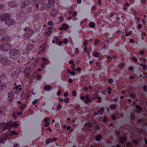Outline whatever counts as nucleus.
I'll list each match as a JSON object with an SVG mask.
<instances>
[{"instance_id":"a18cd8bd","label":"nucleus","mask_w":147,"mask_h":147,"mask_svg":"<svg viewBox=\"0 0 147 147\" xmlns=\"http://www.w3.org/2000/svg\"><path fill=\"white\" fill-rule=\"evenodd\" d=\"M135 118V116L134 115V114H131V119L132 120H134V119Z\"/></svg>"},{"instance_id":"6ab92c4d","label":"nucleus","mask_w":147,"mask_h":147,"mask_svg":"<svg viewBox=\"0 0 147 147\" xmlns=\"http://www.w3.org/2000/svg\"><path fill=\"white\" fill-rule=\"evenodd\" d=\"M51 141V140L50 138L48 139L45 141V144H48Z\"/></svg>"},{"instance_id":"a19ab883","label":"nucleus","mask_w":147,"mask_h":147,"mask_svg":"<svg viewBox=\"0 0 147 147\" xmlns=\"http://www.w3.org/2000/svg\"><path fill=\"white\" fill-rule=\"evenodd\" d=\"M139 53L140 55H143L144 54V52L143 50H141L139 51Z\"/></svg>"},{"instance_id":"473e14b6","label":"nucleus","mask_w":147,"mask_h":147,"mask_svg":"<svg viewBox=\"0 0 147 147\" xmlns=\"http://www.w3.org/2000/svg\"><path fill=\"white\" fill-rule=\"evenodd\" d=\"M146 2V0H141V2L142 4V5H144L145 4Z\"/></svg>"},{"instance_id":"39448f33","label":"nucleus","mask_w":147,"mask_h":147,"mask_svg":"<svg viewBox=\"0 0 147 147\" xmlns=\"http://www.w3.org/2000/svg\"><path fill=\"white\" fill-rule=\"evenodd\" d=\"M9 96L8 98V100L10 102H11L13 100V93L12 92H10L9 93H8Z\"/></svg>"},{"instance_id":"9d476101","label":"nucleus","mask_w":147,"mask_h":147,"mask_svg":"<svg viewBox=\"0 0 147 147\" xmlns=\"http://www.w3.org/2000/svg\"><path fill=\"white\" fill-rule=\"evenodd\" d=\"M52 88L51 86L50 85L45 86L44 87V89L46 91L50 90Z\"/></svg>"},{"instance_id":"680f3d73","label":"nucleus","mask_w":147,"mask_h":147,"mask_svg":"<svg viewBox=\"0 0 147 147\" xmlns=\"http://www.w3.org/2000/svg\"><path fill=\"white\" fill-rule=\"evenodd\" d=\"M14 4V3L13 2H11V3H9V5L10 6H11V7H13V4Z\"/></svg>"},{"instance_id":"69168bd1","label":"nucleus","mask_w":147,"mask_h":147,"mask_svg":"<svg viewBox=\"0 0 147 147\" xmlns=\"http://www.w3.org/2000/svg\"><path fill=\"white\" fill-rule=\"evenodd\" d=\"M77 70L78 71H81V69L80 67H78L77 69Z\"/></svg>"},{"instance_id":"58836bf2","label":"nucleus","mask_w":147,"mask_h":147,"mask_svg":"<svg viewBox=\"0 0 147 147\" xmlns=\"http://www.w3.org/2000/svg\"><path fill=\"white\" fill-rule=\"evenodd\" d=\"M131 31H130L129 32H126V33L125 34V35L126 36H128L131 33Z\"/></svg>"},{"instance_id":"b1692460","label":"nucleus","mask_w":147,"mask_h":147,"mask_svg":"<svg viewBox=\"0 0 147 147\" xmlns=\"http://www.w3.org/2000/svg\"><path fill=\"white\" fill-rule=\"evenodd\" d=\"M11 135H15V134L18 135V134L16 132H15L14 130H12L11 131Z\"/></svg>"},{"instance_id":"603ef678","label":"nucleus","mask_w":147,"mask_h":147,"mask_svg":"<svg viewBox=\"0 0 147 147\" xmlns=\"http://www.w3.org/2000/svg\"><path fill=\"white\" fill-rule=\"evenodd\" d=\"M132 59L135 62L137 60V58L135 57H132Z\"/></svg>"},{"instance_id":"2f4dec72","label":"nucleus","mask_w":147,"mask_h":147,"mask_svg":"<svg viewBox=\"0 0 147 147\" xmlns=\"http://www.w3.org/2000/svg\"><path fill=\"white\" fill-rule=\"evenodd\" d=\"M69 63H71V64H72L73 66L75 67L74 64V62L73 61V60H70L69 62Z\"/></svg>"},{"instance_id":"72a5a7b5","label":"nucleus","mask_w":147,"mask_h":147,"mask_svg":"<svg viewBox=\"0 0 147 147\" xmlns=\"http://www.w3.org/2000/svg\"><path fill=\"white\" fill-rule=\"evenodd\" d=\"M77 14V12L76 11H74L73 13V17H76Z\"/></svg>"},{"instance_id":"ea45409f","label":"nucleus","mask_w":147,"mask_h":147,"mask_svg":"<svg viewBox=\"0 0 147 147\" xmlns=\"http://www.w3.org/2000/svg\"><path fill=\"white\" fill-rule=\"evenodd\" d=\"M99 42V40H98V39H96L95 40V41H94V44L96 45H97L98 44V43Z\"/></svg>"},{"instance_id":"864d4df0","label":"nucleus","mask_w":147,"mask_h":147,"mask_svg":"<svg viewBox=\"0 0 147 147\" xmlns=\"http://www.w3.org/2000/svg\"><path fill=\"white\" fill-rule=\"evenodd\" d=\"M130 96L133 98H134L135 97V95L132 93H131L130 94Z\"/></svg>"},{"instance_id":"20e7f679","label":"nucleus","mask_w":147,"mask_h":147,"mask_svg":"<svg viewBox=\"0 0 147 147\" xmlns=\"http://www.w3.org/2000/svg\"><path fill=\"white\" fill-rule=\"evenodd\" d=\"M30 69V68L29 67H27L24 70V73L25 76L27 78H28L29 76H30V74L28 72V71Z\"/></svg>"},{"instance_id":"c756f323","label":"nucleus","mask_w":147,"mask_h":147,"mask_svg":"<svg viewBox=\"0 0 147 147\" xmlns=\"http://www.w3.org/2000/svg\"><path fill=\"white\" fill-rule=\"evenodd\" d=\"M68 42V40L66 38H65L63 41V43L65 44H66Z\"/></svg>"},{"instance_id":"cd10ccee","label":"nucleus","mask_w":147,"mask_h":147,"mask_svg":"<svg viewBox=\"0 0 147 147\" xmlns=\"http://www.w3.org/2000/svg\"><path fill=\"white\" fill-rule=\"evenodd\" d=\"M61 108V104L60 103H59L58 104V106L57 107V111L59 110Z\"/></svg>"},{"instance_id":"338daca9","label":"nucleus","mask_w":147,"mask_h":147,"mask_svg":"<svg viewBox=\"0 0 147 147\" xmlns=\"http://www.w3.org/2000/svg\"><path fill=\"white\" fill-rule=\"evenodd\" d=\"M48 25H52L53 24V23L51 22H48Z\"/></svg>"},{"instance_id":"5701e85b","label":"nucleus","mask_w":147,"mask_h":147,"mask_svg":"<svg viewBox=\"0 0 147 147\" xmlns=\"http://www.w3.org/2000/svg\"><path fill=\"white\" fill-rule=\"evenodd\" d=\"M88 44V42L87 40H86L84 42L83 45L84 47H87V45Z\"/></svg>"},{"instance_id":"f257e3e1","label":"nucleus","mask_w":147,"mask_h":147,"mask_svg":"<svg viewBox=\"0 0 147 147\" xmlns=\"http://www.w3.org/2000/svg\"><path fill=\"white\" fill-rule=\"evenodd\" d=\"M9 124V122L7 123H1L0 124L2 126V129L3 130H5L7 129H9V130L10 129V127L8 126Z\"/></svg>"},{"instance_id":"4c0bfd02","label":"nucleus","mask_w":147,"mask_h":147,"mask_svg":"<svg viewBox=\"0 0 147 147\" xmlns=\"http://www.w3.org/2000/svg\"><path fill=\"white\" fill-rule=\"evenodd\" d=\"M38 100L37 99H35L32 102L33 105H35L36 103L38 102Z\"/></svg>"},{"instance_id":"a878e982","label":"nucleus","mask_w":147,"mask_h":147,"mask_svg":"<svg viewBox=\"0 0 147 147\" xmlns=\"http://www.w3.org/2000/svg\"><path fill=\"white\" fill-rule=\"evenodd\" d=\"M26 107V105L25 104L22 105L20 107L21 110H24Z\"/></svg>"},{"instance_id":"052dcab7","label":"nucleus","mask_w":147,"mask_h":147,"mask_svg":"<svg viewBox=\"0 0 147 147\" xmlns=\"http://www.w3.org/2000/svg\"><path fill=\"white\" fill-rule=\"evenodd\" d=\"M58 98L59 99V101L60 102H62L63 101V99L62 98H61L60 97H59Z\"/></svg>"},{"instance_id":"e2e57ef3","label":"nucleus","mask_w":147,"mask_h":147,"mask_svg":"<svg viewBox=\"0 0 147 147\" xmlns=\"http://www.w3.org/2000/svg\"><path fill=\"white\" fill-rule=\"evenodd\" d=\"M96 65L97 67H99L100 66V63L99 62H97L96 63Z\"/></svg>"},{"instance_id":"aec40b11","label":"nucleus","mask_w":147,"mask_h":147,"mask_svg":"<svg viewBox=\"0 0 147 147\" xmlns=\"http://www.w3.org/2000/svg\"><path fill=\"white\" fill-rule=\"evenodd\" d=\"M87 49V47H84V51L85 52H87V53L88 54L89 56L90 57V52L88 51H87L86 50Z\"/></svg>"},{"instance_id":"7ed1b4c3","label":"nucleus","mask_w":147,"mask_h":147,"mask_svg":"<svg viewBox=\"0 0 147 147\" xmlns=\"http://www.w3.org/2000/svg\"><path fill=\"white\" fill-rule=\"evenodd\" d=\"M19 124L17 123V122H15L13 123H12V121H10L9 122V124L8 125V126L11 127L12 126H13L15 127H17Z\"/></svg>"},{"instance_id":"49530a36","label":"nucleus","mask_w":147,"mask_h":147,"mask_svg":"<svg viewBox=\"0 0 147 147\" xmlns=\"http://www.w3.org/2000/svg\"><path fill=\"white\" fill-rule=\"evenodd\" d=\"M97 98L98 99V102L99 103L101 102V97L98 96V97Z\"/></svg>"},{"instance_id":"4d7b16f0","label":"nucleus","mask_w":147,"mask_h":147,"mask_svg":"<svg viewBox=\"0 0 147 147\" xmlns=\"http://www.w3.org/2000/svg\"><path fill=\"white\" fill-rule=\"evenodd\" d=\"M42 78V76H38L37 78L39 80H40Z\"/></svg>"},{"instance_id":"c03bdc74","label":"nucleus","mask_w":147,"mask_h":147,"mask_svg":"<svg viewBox=\"0 0 147 147\" xmlns=\"http://www.w3.org/2000/svg\"><path fill=\"white\" fill-rule=\"evenodd\" d=\"M38 61H39V59H36V61H35V63H34V65L35 66H36V65L37 64Z\"/></svg>"},{"instance_id":"0eeeda50","label":"nucleus","mask_w":147,"mask_h":147,"mask_svg":"<svg viewBox=\"0 0 147 147\" xmlns=\"http://www.w3.org/2000/svg\"><path fill=\"white\" fill-rule=\"evenodd\" d=\"M14 21L13 20H9L6 22V24L8 26H10L13 24Z\"/></svg>"},{"instance_id":"4be33fe9","label":"nucleus","mask_w":147,"mask_h":147,"mask_svg":"<svg viewBox=\"0 0 147 147\" xmlns=\"http://www.w3.org/2000/svg\"><path fill=\"white\" fill-rule=\"evenodd\" d=\"M48 3L49 4H51L52 5H53L54 4V0H49Z\"/></svg>"},{"instance_id":"2eb2a0df","label":"nucleus","mask_w":147,"mask_h":147,"mask_svg":"<svg viewBox=\"0 0 147 147\" xmlns=\"http://www.w3.org/2000/svg\"><path fill=\"white\" fill-rule=\"evenodd\" d=\"M92 123L91 122L86 123L85 124V126L88 127H90L92 126Z\"/></svg>"},{"instance_id":"ddd939ff","label":"nucleus","mask_w":147,"mask_h":147,"mask_svg":"<svg viewBox=\"0 0 147 147\" xmlns=\"http://www.w3.org/2000/svg\"><path fill=\"white\" fill-rule=\"evenodd\" d=\"M94 55L96 57H99L100 55V53L97 52H93Z\"/></svg>"},{"instance_id":"0e129e2a","label":"nucleus","mask_w":147,"mask_h":147,"mask_svg":"<svg viewBox=\"0 0 147 147\" xmlns=\"http://www.w3.org/2000/svg\"><path fill=\"white\" fill-rule=\"evenodd\" d=\"M142 27V26L141 24H139L138 26V28L139 29L141 28Z\"/></svg>"},{"instance_id":"c85d7f7f","label":"nucleus","mask_w":147,"mask_h":147,"mask_svg":"<svg viewBox=\"0 0 147 147\" xmlns=\"http://www.w3.org/2000/svg\"><path fill=\"white\" fill-rule=\"evenodd\" d=\"M136 108L138 109L140 111L141 110V108L140 106L139 105H137L136 106Z\"/></svg>"},{"instance_id":"6e6552de","label":"nucleus","mask_w":147,"mask_h":147,"mask_svg":"<svg viewBox=\"0 0 147 147\" xmlns=\"http://www.w3.org/2000/svg\"><path fill=\"white\" fill-rule=\"evenodd\" d=\"M92 99L88 97V94H87L86 96V99L85 101V102L86 104H87Z\"/></svg>"},{"instance_id":"13d9d810","label":"nucleus","mask_w":147,"mask_h":147,"mask_svg":"<svg viewBox=\"0 0 147 147\" xmlns=\"http://www.w3.org/2000/svg\"><path fill=\"white\" fill-rule=\"evenodd\" d=\"M69 73H70L71 74V75L73 76H74L75 75V73L73 71H70Z\"/></svg>"},{"instance_id":"de8ad7c7","label":"nucleus","mask_w":147,"mask_h":147,"mask_svg":"<svg viewBox=\"0 0 147 147\" xmlns=\"http://www.w3.org/2000/svg\"><path fill=\"white\" fill-rule=\"evenodd\" d=\"M116 117V116L115 115H113L111 117L112 119L113 120H114L115 119Z\"/></svg>"},{"instance_id":"3c124183","label":"nucleus","mask_w":147,"mask_h":147,"mask_svg":"<svg viewBox=\"0 0 147 147\" xmlns=\"http://www.w3.org/2000/svg\"><path fill=\"white\" fill-rule=\"evenodd\" d=\"M80 99L81 100H84L85 99V97L84 96H83V95H82V96H80Z\"/></svg>"},{"instance_id":"c9c22d12","label":"nucleus","mask_w":147,"mask_h":147,"mask_svg":"<svg viewBox=\"0 0 147 147\" xmlns=\"http://www.w3.org/2000/svg\"><path fill=\"white\" fill-rule=\"evenodd\" d=\"M124 65L123 63H121L119 64V67L120 68H122Z\"/></svg>"},{"instance_id":"f8f14e48","label":"nucleus","mask_w":147,"mask_h":147,"mask_svg":"<svg viewBox=\"0 0 147 147\" xmlns=\"http://www.w3.org/2000/svg\"><path fill=\"white\" fill-rule=\"evenodd\" d=\"M119 141L121 143H123L125 142L126 140V138L125 137H124V138H122L121 137L119 139Z\"/></svg>"},{"instance_id":"423d86ee","label":"nucleus","mask_w":147,"mask_h":147,"mask_svg":"<svg viewBox=\"0 0 147 147\" xmlns=\"http://www.w3.org/2000/svg\"><path fill=\"white\" fill-rule=\"evenodd\" d=\"M1 47L4 48L3 50L5 51L8 50L10 48V47L9 46L5 45L4 44L2 45H1Z\"/></svg>"},{"instance_id":"1a4fd4ad","label":"nucleus","mask_w":147,"mask_h":147,"mask_svg":"<svg viewBox=\"0 0 147 147\" xmlns=\"http://www.w3.org/2000/svg\"><path fill=\"white\" fill-rule=\"evenodd\" d=\"M6 87L5 84L3 82H0V90H2Z\"/></svg>"},{"instance_id":"e433bc0d","label":"nucleus","mask_w":147,"mask_h":147,"mask_svg":"<svg viewBox=\"0 0 147 147\" xmlns=\"http://www.w3.org/2000/svg\"><path fill=\"white\" fill-rule=\"evenodd\" d=\"M108 81L109 83H112L113 82V79L110 78L108 79Z\"/></svg>"},{"instance_id":"bf43d9fd","label":"nucleus","mask_w":147,"mask_h":147,"mask_svg":"<svg viewBox=\"0 0 147 147\" xmlns=\"http://www.w3.org/2000/svg\"><path fill=\"white\" fill-rule=\"evenodd\" d=\"M29 113L30 114H32L33 113V110H30L29 111Z\"/></svg>"},{"instance_id":"774afa93","label":"nucleus","mask_w":147,"mask_h":147,"mask_svg":"<svg viewBox=\"0 0 147 147\" xmlns=\"http://www.w3.org/2000/svg\"><path fill=\"white\" fill-rule=\"evenodd\" d=\"M68 81L69 82H71L73 81V80L71 78H70L68 79Z\"/></svg>"},{"instance_id":"393cba45","label":"nucleus","mask_w":147,"mask_h":147,"mask_svg":"<svg viewBox=\"0 0 147 147\" xmlns=\"http://www.w3.org/2000/svg\"><path fill=\"white\" fill-rule=\"evenodd\" d=\"M64 101L65 103H68L69 102V98H66L64 99Z\"/></svg>"},{"instance_id":"4468645a","label":"nucleus","mask_w":147,"mask_h":147,"mask_svg":"<svg viewBox=\"0 0 147 147\" xmlns=\"http://www.w3.org/2000/svg\"><path fill=\"white\" fill-rule=\"evenodd\" d=\"M102 136L100 135H98L95 138L96 140L97 141H99L101 140Z\"/></svg>"},{"instance_id":"f704fd0d","label":"nucleus","mask_w":147,"mask_h":147,"mask_svg":"<svg viewBox=\"0 0 147 147\" xmlns=\"http://www.w3.org/2000/svg\"><path fill=\"white\" fill-rule=\"evenodd\" d=\"M72 94L73 96H75L76 95L77 93L76 91L75 90H73L72 92Z\"/></svg>"},{"instance_id":"6e6d98bb","label":"nucleus","mask_w":147,"mask_h":147,"mask_svg":"<svg viewBox=\"0 0 147 147\" xmlns=\"http://www.w3.org/2000/svg\"><path fill=\"white\" fill-rule=\"evenodd\" d=\"M61 91L60 90L58 91V92L57 93V95L59 96L61 94Z\"/></svg>"},{"instance_id":"79ce46f5","label":"nucleus","mask_w":147,"mask_h":147,"mask_svg":"<svg viewBox=\"0 0 147 147\" xmlns=\"http://www.w3.org/2000/svg\"><path fill=\"white\" fill-rule=\"evenodd\" d=\"M107 121V117H104L103 119V122H105Z\"/></svg>"},{"instance_id":"f03ea898","label":"nucleus","mask_w":147,"mask_h":147,"mask_svg":"<svg viewBox=\"0 0 147 147\" xmlns=\"http://www.w3.org/2000/svg\"><path fill=\"white\" fill-rule=\"evenodd\" d=\"M10 17L9 15L8 14H4L1 17V19L2 21H5L7 22L9 20Z\"/></svg>"},{"instance_id":"9b49d317","label":"nucleus","mask_w":147,"mask_h":147,"mask_svg":"<svg viewBox=\"0 0 147 147\" xmlns=\"http://www.w3.org/2000/svg\"><path fill=\"white\" fill-rule=\"evenodd\" d=\"M104 110V107L102 108L101 109H99L98 111V114H99L100 115H101Z\"/></svg>"},{"instance_id":"5fc2aeb1","label":"nucleus","mask_w":147,"mask_h":147,"mask_svg":"<svg viewBox=\"0 0 147 147\" xmlns=\"http://www.w3.org/2000/svg\"><path fill=\"white\" fill-rule=\"evenodd\" d=\"M129 42L131 43H134V40L133 39H129Z\"/></svg>"},{"instance_id":"7c9ffc66","label":"nucleus","mask_w":147,"mask_h":147,"mask_svg":"<svg viewBox=\"0 0 147 147\" xmlns=\"http://www.w3.org/2000/svg\"><path fill=\"white\" fill-rule=\"evenodd\" d=\"M107 89L109 90L108 91V93L109 94H110L111 93V90L112 89L109 87L107 88Z\"/></svg>"},{"instance_id":"f3484780","label":"nucleus","mask_w":147,"mask_h":147,"mask_svg":"<svg viewBox=\"0 0 147 147\" xmlns=\"http://www.w3.org/2000/svg\"><path fill=\"white\" fill-rule=\"evenodd\" d=\"M62 27L63 29L65 30H67L69 28L68 25L67 24H64L62 26Z\"/></svg>"},{"instance_id":"a211bd4d","label":"nucleus","mask_w":147,"mask_h":147,"mask_svg":"<svg viewBox=\"0 0 147 147\" xmlns=\"http://www.w3.org/2000/svg\"><path fill=\"white\" fill-rule=\"evenodd\" d=\"M90 27L91 28H93L95 26L93 22H90L89 24Z\"/></svg>"},{"instance_id":"412c9836","label":"nucleus","mask_w":147,"mask_h":147,"mask_svg":"<svg viewBox=\"0 0 147 147\" xmlns=\"http://www.w3.org/2000/svg\"><path fill=\"white\" fill-rule=\"evenodd\" d=\"M49 117H47L44 119V121L45 123L47 122H49Z\"/></svg>"},{"instance_id":"37998d69","label":"nucleus","mask_w":147,"mask_h":147,"mask_svg":"<svg viewBox=\"0 0 147 147\" xmlns=\"http://www.w3.org/2000/svg\"><path fill=\"white\" fill-rule=\"evenodd\" d=\"M147 68V65L146 64L143 65L142 66V69H143L145 70Z\"/></svg>"},{"instance_id":"dca6fc26","label":"nucleus","mask_w":147,"mask_h":147,"mask_svg":"<svg viewBox=\"0 0 147 147\" xmlns=\"http://www.w3.org/2000/svg\"><path fill=\"white\" fill-rule=\"evenodd\" d=\"M98 96V95L97 93H95L93 96L92 100H94L96 98H97Z\"/></svg>"},{"instance_id":"bb28decb","label":"nucleus","mask_w":147,"mask_h":147,"mask_svg":"<svg viewBox=\"0 0 147 147\" xmlns=\"http://www.w3.org/2000/svg\"><path fill=\"white\" fill-rule=\"evenodd\" d=\"M111 108L113 109H114L116 108V106L114 104H112L110 105Z\"/></svg>"},{"instance_id":"09e8293b","label":"nucleus","mask_w":147,"mask_h":147,"mask_svg":"<svg viewBox=\"0 0 147 147\" xmlns=\"http://www.w3.org/2000/svg\"><path fill=\"white\" fill-rule=\"evenodd\" d=\"M49 122H46L45 124V126L46 127H48L49 125Z\"/></svg>"},{"instance_id":"8fccbe9b","label":"nucleus","mask_w":147,"mask_h":147,"mask_svg":"<svg viewBox=\"0 0 147 147\" xmlns=\"http://www.w3.org/2000/svg\"><path fill=\"white\" fill-rule=\"evenodd\" d=\"M144 91L146 92L147 91V86L146 85H144Z\"/></svg>"}]
</instances>
